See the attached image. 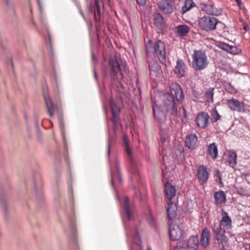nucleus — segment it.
<instances>
[{
  "label": "nucleus",
  "mask_w": 250,
  "mask_h": 250,
  "mask_svg": "<svg viewBox=\"0 0 250 250\" xmlns=\"http://www.w3.org/2000/svg\"><path fill=\"white\" fill-rule=\"evenodd\" d=\"M125 143V149L130 162L128 167V172L129 173L130 179L132 181L138 182L139 177V169L135 160L133 159L132 156V151L129 147V144L125 136L124 137Z\"/></svg>",
  "instance_id": "3"
},
{
  "label": "nucleus",
  "mask_w": 250,
  "mask_h": 250,
  "mask_svg": "<svg viewBox=\"0 0 250 250\" xmlns=\"http://www.w3.org/2000/svg\"><path fill=\"white\" fill-rule=\"evenodd\" d=\"M68 188L69 192L72 194L71 202L72 204V211L74 213V198L73 196V191H72V176L71 174H70V179L68 180Z\"/></svg>",
  "instance_id": "42"
},
{
  "label": "nucleus",
  "mask_w": 250,
  "mask_h": 250,
  "mask_svg": "<svg viewBox=\"0 0 250 250\" xmlns=\"http://www.w3.org/2000/svg\"><path fill=\"white\" fill-rule=\"evenodd\" d=\"M111 66V75L112 76H115L120 73L121 77H124V72H125V65L122 63V61L120 58H116L110 60L109 63Z\"/></svg>",
  "instance_id": "7"
},
{
  "label": "nucleus",
  "mask_w": 250,
  "mask_h": 250,
  "mask_svg": "<svg viewBox=\"0 0 250 250\" xmlns=\"http://www.w3.org/2000/svg\"><path fill=\"white\" fill-rule=\"evenodd\" d=\"M154 25L160 29H163L165 26L164 19L160 13L156 14L154 17Z\"/></svg>",
  "instance_id": "31"
},
{
  "label": "nucleus",
  "mask_w": 250,
  "mask_h": 250,
  "mask_svg": "<svg viewBox=\"0 0 250 250\" xmlns=\"http://www.w3.org/2000/svg\"><path fill=\"white\" fill-rule=\"evenodd\" d=\"M112 113L113 128L115 133H116L121 126V119L119 116L120 113V108L115 104H111Z\"/></svg>",
  "instance_id": "12"
},
{
  "label": "nucleus",
  "mask_w": 250,
  "mask_h": 250,
  "mask_svg": "<svg viewBox=\"0 0 250 250\" xmlns=\"http://www.w3.org/2000/svg\"><path fill=\"white\" fill-rule=\"evenodd\" d=\"M174 4V0H161L158 5L164 14H169L173 12Z\"/></svg>",
  "instance_id": "18"
},
{
  "label": "nucleus",
  "mask_w": 250,
  "mask_h": 250,
  "mask_svg": "<svg viewBox=\"0 0 250 250\" xmlns=\"http://www.w3.org/2000/svg\"><path fill=\"white\" fill-rule=\"evenodd\" d=\"M210 239V231L207 228H204L202 232L200 238V244L204 248L208 247Z\"/></svg>",
  "instance_id": "24"
},
{
  "label": "nucleus",
  "mask_w": 250,
  "mask_h": 250,
  "mask_svg": "<svg viewBox=\"0 0 250 250\" xmlns=\"http://www.w3.org/2000/svg\"><path fill=\"white\" fill-rule=\"evenodd\" d=\"M223 226L220 223L219 227L214 229L213 232L215 234V243L221 250H225V245L228 242V239L225 235V230L222 228Z\"/></svg>",
  "instance_id": "6"
},
{
  "label": "nucleus",
  "mask_w": 250,
  "mask_h": 250,
  "mask_svg": "<svg viewBox=\"0 0 250 250\" xmlns=\"http://www.w3.org/2000/svg\"><path fill=\"white\" fill-rule=\"evenodd\" d=\"M158 60L163 62L166 61V50L165 43L160 40H157L153 45L151 51Z\"/></svg>",
  "instance_id": "5"
},
{
  "label": "nucleus",
  "mask_w": 250,
  "mask_h": 250,
  "mask_svg": "<svg viewBox=\"0 0 250 250\" xmlns=\"http://www.w3.org/2000/svg\"><path fill=\"white\" fill-rule=\"evenodd\" d=\"M209 119L210 116L207 112L202 111L197 113L195 122L199 127L204 129L209 125Z\"/></svg>",
  "instance_id": "10"
},
{
  "label": "nucleus",
  "mask_w": 250,
  "mask_h": 250,
  "mask_svg": "<svg viewBox=\"0 0 250 250\" xmlns=\"http://www.w3.org/2000/svg\"><path fill=\"white\" fill-rule=\"evenodd\" d=\"M218 47L220 49L232 55L239 54L242 51L241 49L236 46L230 45L228 43L223 42L219 44Z\"/></svg>",
  "instance_id": "23"
},
{
  "label": "nucleus",
  "mask_w": 250,
  "mask_h": 250,
  "mask_svg": "<svg viewBox=\"0 0 250 250\" xmlns=\"http://www.w3.org/2000/svg\"><path fill=\"white\" fill-rule=\"evenodd\" d=\"M191 94H192V97L197 100L199 99L200 98V93L198 92H197L196 90H195V89H193L192 90Z\"/></svg>",
  "instance_id": "52"
},
{
  "label": "nucleus",
  "mask_w": 250,
  "mask_h": 250,
  "mask_svg": "<svg viewBox=\"0 0 250 250\" xmlns=\"http://www.w3.org/2000/svg\"><path fill=\"white\" fill-rule=\"evenodd\" d=\"M37 1H38V6H39V7L40 9H41V4H40V1H39V0H37Z\"/></svg>",
  "instance_id": "61"
},
{
  "label": "nucleus",
  "mask_w": 250,
  "mask_h": 250,
  "mask_svg": "<svg viewBox=\"0 0 250 250\" xmlns=\"http://www.w3.org/2000/svg\"><path fill=\"white\" fill-rule=\"evenodd\" d=\"M44 98L45 101L46 106L47 107L49 115L51 117H52L54 115V111L55 109L54 103L50 97H48V98H47L46 96L44 95Z\"/></svg>",
  "instance_id": "33"
},
{
  "label": "nucleus",
  "mask_w": 250,
  "mask_h": 250,
  "mask_svg": "<svg viewBox=\"0 0 250 250\" xmlns=\"http://www.w3.org/2000/svg\"><path fill=\"white\" fill-rule=\"evenodd\" d=\"M214 177H215L216 178L215 179V181L217 182L218 180L219 184L221 185V187H222L223 186V183L222 182V173L219 169H217L215 170Z\"/></svg>",
  "instance_id": "46"
},
{
  "label": "nucleus",
  "mask_w": 250,
  "mask_h": 250,
  "mask_svg": "<svg viewBox=\"0 0 250 250\" xmlns=\"http://www.w3.org/2000/svg\"><path fill=\"white\" fill-rule=\"evenodd\" d=\"M199 239L197 235H192L188 240V247L190 250H197L199 247Z\"/></svg>",
  "instance_id": "29"
},
{
  "label": "nucleus",
  "mask_w": 250,
  "mask_h": 250,
  "mask_svg": "<svg viewBox=\"0 0 250 250\" xmlns=\"http://www.w3.org/2000/svg\"><path fill=\"white\" fill-rule=\"evenodd\" d=\"M94 14L96 21L100 22L102 21V13L101 9L99 0H94Z\"/></svg>",
  "instance_id": "30"
},
{
  "label": "nucleus",
  "mask_w": 250,
  "mask_h": 250,
  "mask_svg": "<svg viewBox=\"0 0 250 250\" xmlns=\"http://www.w3.org/2000/svg\"><path fill=\"white\" fill-rule=\"evenodd\" d=\"M214 90V88L209 87L205 91V96L206 101L208 103H212L213 102Z\"/></svg>",
  "instance_id": "37"
},
{
  "label": "nucleus",
  "mask_w": 250,
  "mask_h": 250,
  "mask_svg": "<svg viewBox=\"0 0 250 250\" xmlns=\"http://www.w3.org/2000/svg\"><path fill=\"white\" fill-rule=\"evenodd\" d=\"M168 137L161 136V141L159 142V146L162 149H165L169 145V140Z\"/></svg>",
  "instance_id": "43"
},
{
  "label": "nucleus",
  "mask_w": 250,
  "mask_h": 250,
  "mask_svg": "<svg viewBox=\"0 0 250 250\" xmlns=\"http://www.w3.org/2000/svg\"><path fill=\"white\" fill-rule=\"evenodd\" d=\"M5 63L8 66H10L12 68H13V64L11 58H8L6 60Z\"/></svg>",
  "instance_id": "54"
},
{
  "label": "nucleus",
  "mask_w": 250,
  "mask_h": 250,
  "mask_svg": "<svg viewBox=\"0 0 250 250\" xmlns=\"http://www.w3.org/2000/svg\"><path fill=\"white\" fill-rule=\"evenodd\" d=\"M146 250H151V247L148 246Z\"/></svg>",
  "instance_id": "64"
},
{
  "label": "nucleus",
  "mask_w": 250,
  "mask_h": 250,
  "mask_svg": "<svg viewBox=\"0 0 250 250\" xmlns=\"http://www.w3.org/2000/svg\"><path fill=\"white\" fill-rule=\"evenodd\" d=\"M168 232L170 239L173 241L179 240L182 235L181 228L176 224L169 225Z\"/></svg>",
  "instance_id": "16"
},
{
  "label": "nucleus",
  "mask_w": 250,
  "mask_h": 250,
  "mask_svg": "<svg viewBox=\"0 0 250 250\" xmlns=\"http://www.w3.org/2000/svg\"><path fill=\"white\" fill-rule=\"evenodd\" d=\"M187 66L183 60L178 59L176 61V65L174 69V72L178 77L182 78L186 76Z\"/></svg>",
  "instance_id": "20"
},
{
  "label": "nucleus",
  "mask_w": 250,
  "mask_h": 250,
  "mask_svg": "<svg viewBox=\"0 0 250 250\" xmlns=\"http://www.w3.org/2000/svg\"><path fill=\"white\" fill-rule=\"evenodd\" d=\"M225 163L233 168H235L237 165V153L233 150H227L224 155Z\"/></svg>",
  "instance_id": "15"
},
{
  "label": "nucleus",
  "mask_w": 250,
  "mask_h": 250,
  "mask_svg": "<svg viewBox=\"0 0 250 250\" xmlns=\"http://www.w3.org/2000/svg\"><path fill=\"white\" fill-rule=\"evenodd\" d=\"M146 0H136L137 3L139 6H143L146 5Z\"/></svg>",
  "instance_id": "53"
},
{
  "label": "nucleus",
  "mask_w": 250,
  "mask_h": 250,
  "mask_svg": "<svg viewBox=\"0 0 250 250\" xmlns=\"http://www.w3.org/2000/svg\"><path fill=\"white\" fill-rule=\"evenodd\" d=\"M64 122L60 118V127L62 130V133L63 138L64 140H65V136H64Z\"/></svg>",
  "instance_id": "51"
},
{
  "label": "nucleus",
  "mask_w": 250,
  "mask_h": 250,
  "mask_svg": "<svg viewBox=\"0 0 250 250\" xmlns=\"http://www.w3.org/2000/svg\"><path fill=\"white\" fill-rule=\"evenodd\" d=\"M170 95H172L174 97V100L177 103H182L184 100V94L183 90L179 84L178 83H174L170 86Z\"/></svg>",
  "instance_id": "11"
},
{
  "label": "nucleus",
  "mask_w": 250,
  "mask_h": 250,
  "mask_svg": "<svg viewBox=\"0 0 250 250\" xmlns=\"http://www.w3.org/2000/svg\"><path fill=\"white\" fill-rule=\"evenodd\" d=\"M199 145L198 137L195 133L187 135L185 139V146L190 149H195Z\"/></svg>",
  "instance_id": "19"
},
{
  "label": "nucleus",
  "mask_w": 250,
  "mask_h": 250,
  "mask_svg": "<svg viewBox=\"0 0 250 250\" xmlns=\"http://www.w3.org/2000/svg\"><path fill=\"white\" fill-rule=\"evenodd\" d=\"M4 1L7 7L6 12L12 16H15L16 10L14 3L13 2H10L8 0H4Z\"/></svg>",
  "instance_id": "35"
},
{
  "label": "nucleus",
  "mask_w": 250,
  "mask_h": 250,
  "mask_svg": "<svg viewBox=\"0 0 250 250\" xmlns=\"http://www.w3.org/2000/svg\"><path fill=\"white\" fill-rule=\"evenodd\" d=\"M0 204L3 207L4 211L5 213H7V208L6 207V195L4 193L1 192L0 194Z\"/></svg>",
  "instance_id": "44"
},
{
  "label": "nucleus",
  "mask_w": 250,
  "mask_h": 250,
  "mask_svg": "<svg viewBox=\"0 0 250 250\" xmlns=\"http://www.w3.org/2000/svg\"><path fill=\"white\" fill-rule=\"evenodd\" d=\"M220 225V223H218L217 222H214L213 225L211 227V229L212 230V232L214 230V229H216V228L219 227Z\"/></svg>",
  "instance_id": "55"
},
{
  "label": "nucleus",
  "mask_w": 250,
  "mask_h": 250,
  "mask_svg": "<svg viewBox=\"0 0 250 250\" xmlns=\"http://www.w3.org/2000/svg\"><path fill=\"white\" fill-rule=\"evenodd\" d=\"M36 126H37V128L38 129V131H39V125H38L37 122H36Z\"/></svg>",
  "instance_id": "62"
},
{
  "label": "nucleus",
  "mask_w": 250,
  "mask_h": 250,
  "mask_svg": "<svg viewBox=\"0 0 250 250\" xmlns=\"http://www.w3.org/2000/svg\"><path fill=\"white\" fill-rule=\"evenodd\" d=\"M124 224L125 228L126 231V235L127 237V239H128L129 237L132 236V233H131V229L130 228V227L125 223L124 219L123 217L122 218Z\"/></svg>",
  "instance_id": "49"
},
{
  "label": "nucleus",
  "mask_w": 250,
  "mask_h": 250,
  "mask_svg": "<svg viewBox=\"0 0 250 250\" xmlns=\"http://www.w3.org/2000/svg\"><path fill=\"white\" fill-rule=\"evenodd\" d=\"M175 153L176 157H180L181 158H184L185 152L184 148L182 146H178L177 148L175 150Z\"/></svg>",
  "instance_id": "45"
},
{
  "label": "nucleus",
  "mask_w": 250,
  "mask_h": 250,
  "mask_svg": "<svg viewBox=\"0 0 250 250\" xmlns=\"http://www.w3.org/2000/svg\"><path fill=\"white\" fill-rule=\"evenodd\" d=\"M208 152L212 159L215 160L217 158L218 148L215 143H212L208 146Z\"/></svg>",
  "instance_id": "32"
},
{
  "label": "nucleus",
  "mask_w": 250,
  "mask_h": 250,
  "mask_svg": "<svg viewBox=\"0 0 250 250\" xmlns=\"http://www.w3.org/2000/svg\"><path fill=\"white\" fill-rule=\"evenodd\" d=\"M221 118V116L219 114L216 107H214L211 113V122L215 123L219 120Z\"/></svg>",
  "instance_id": "41"
},
{
  "label": "nucleus",
  "mask_w": 250,
  "mask_h": 250,
  "mask_svg": "<svg viewBox=\"0 0 250 250\" xmlns=\"http://www.w3.org/2000/svg\"><path fill=\"white\" fill-rule=\"evenodd\" d=\"M65 161H66V162L67 163L68 165L69 166V164H70L69 159L68 156L67 155H66L65 156Z\"/></svg>",
  "instance_id": "57"
},
{
  "label": "nucleus",
  "mask_w": 250,
  "mask_h": 250,
  "mask_svg": "<svg viewBox=\"0 0 250 250\" xmlns=\"http://www.w3.org/2000/svg\"><path fill=\"white\" fill-rule=\"evenodd\" d=\"M48 38H49V41H48L49 42H46L47 45L48 46V54H49V55L50 58H52V60H54V54H53V49H52V46L50 44L51 38H50V36L49 34H48Z\"/></svg>",
  "instance_id": "48"
},
{
  "label": "nucleus",
  "mask_w": 250,
  "mask_h": 250,
  "mask_svg": "<svg viewBox=\"0 0 250 250\" xmlns=\"http://www.w3.org/2000/svg\"><path fill=\"white\" fill-rule=\"evenodd\" d=\"M88 9L90 11V12H93V9H92V4H90L89 6H88Z\"/></svg>",
  "instance_id": "59"
},
{
  "label": "nucleus",
  "mask_w": 250,
  "mask_h": 250,
  "mask_svg": "<svg viewBox=\"0 0 250 250\" xmlns=\"http://www.w3.org/2000/svg\"><path fill=\"white\" fill-rule=\"evenodd\" d=\"M4 1L7 7L6 12L12 16H15L16 10L14 3L13 2H10L8 0H4Z\"/></svg>",
  "instance_id": "36"
},
{
  "label": "nucleus",
  "mask_w": 250,
  "mask_h": 250,
  "mask_svg": "<svg viewBox=\"0 0 250 250\" xmlns=\"http://www.w3.org/2000/svg\"><path fill=\"white\" fill-rule=\"evenodd\" d=\"M201 8L202 11L210 15L218 16L221 15L223 13L222 9L216 7L213 3H202Z\"/></svg>",
  "instance_id": "14"
},
{
  "label": "nucleus",
  "mask_w": 250,
  "mask_h": 250,
  "mask_svg": "<svg viewBox=\"0 0 250 250\" xmlns=\"http://www.w3.org/2000/svg\"><path fill=\"white\" fill-rule=\"evenodd\" d=\"M134 231H135V234L133 235V239L135 244L138 246L141 250H142V240L141 238V236H140L138 231L135 229Z\"/></svg>",
  "instance_id": "40"
},
{
  "label": "nucleus",
  "mask_w": 250,
  "mask_h": 250,
  "mask_svg": "<svg viewBox=\"0 0 250 250\" xmlns=\"http://www.w3.org/2000/svg\"><path fill=\"white\" fill-rule=\"evenodd\" d=\"M92 59L93 60V61H97V59L96 58V57L95 56V55L94 54H92Z\"/></svg>",
  "instance_id": "60"
},
{
  "label": "nucleus",
  "mask_w": 250,
  "mask_h": 250,
  "mask_svg": "<svg viewBox=\"0 0 250 250\" xmlns=\"http://www.w3.org/2000/svg\"><path fill=\"white\" fill-rule=\"evenodd\" d=\"M124 207L126 213L127 217L128 220H131L132 219V215L130 210V207L129 204V200L128 197H125V199L124 203Z\"/></svg>",
  "instance_id": "39"
},
{
  "label": "nucleus",
  "mask_w": 250,
  "mask_h": 250,
  "mask_svg": "<svg viewBox=\"0 0 250 250\" xmlns=\"http://www.w3.org/2000/svg\"><path fill=\"white\" fill-rule=\"evenodd\" d=\"M190 31V27L185 24H180L175 27V33L181 37L187 36Z\"/></svg>",
  "instance_id": "28"
},
{
  "label": "nucleus",
  "mask_w": 250,
  "mask_h": 250,
  "mask_svg": "<svg viewBox=\"0 0 250 250\" xmlns=\"http://www.w3.org/2000/svg\"><path fill=\"white\" fill-rule=\"evenodd\" d=\"M222 219L220 223L226 229H230L232 228V220L228 213L224 209H221Z\"/></svg>",
  "instance_id": "25"
},
{
  "label": "nucleus",
  "mask_w": 250,
  "mask_h": 250,
  "mask_svg": "<svg viewBox=\"0 0 250 250\" xmlns=\"http://www.w3.org/2000/svg\"><path fill=\"white\" fill-rule=\"evenodd\" d=\"M209 169H208L206 166H200L197 170V176L198 180L203 183L208 181L209 176Z\"/></svg>",
  "instance_id": "21"
},
{
  "label": "nucleus",
  "mask_w": 250,
  "mask_h": 250,
  "mask_svg": "<svg viewBox=\"0 0 250 250\" xmlns=\"http://www.w3.org/2000/svg\"><path fill=\"white\" fill-rule=\"evenodd\" d=\"M228 106L232 111L240 113L246 112V104L243 101L232 98L227 101Z\"/></svg>",
  "instance_id": "9"
},
{
  "label": "nucleus",
  "mask_w": 250,
  "mask_h": 250,
  "mask_svg": "<svg viewBox=\"0 0 250 250\" xmlns=\"http://www.w3.org/2000/svg\"><path fill=\"white\" fill-rule=\"evenodd\" d=\"M68 227V240L69 244L74 245L77 247V231L76 223L74 219H69Z\"/></svg>",
  "instance_id": "13"
},
{
  "label": "nucleus",
  "mask_w": 250,
  "mask_h": 250,
  "mask_svg": "<svg viewBox=\"0 0 250 250\" xmlns=\"http://www.w3.org/2000/svg\"><path fill=\"white\" fill-rule=\"evenodd\" d=\"M34 189L35 195L39 200H42L43 198V192L42 188V182L40 174L36 177H34Z\"/></svg>",
  "instance_id": "17"
},
{
  "label": "nucleus",
  "mask_w": 250,
  "mask_h": 250,
  "mask_svg": "<svg viewBox=\"0 0 250 250\" xmlns=\"http://www.w3.org/2000/svg\"><path fill=\"white\" fill-rule=\"evenodd\" d=\"M93 73H94V78L95 79L97 80H98V75H97V74L96 73V70L95 69H94L93 70Z\"/></svg>",
  "instance_id": "58"
},
{
  "label": "nucleus",
  "mask_w": 250,
  "mask_h": 250,
  "mask_svg": "<svg viewBox=\"0 0 250 250\" xmlns=\"http://www.w3.org/2000/svg\"><path fill=\"white\" fill-rule=\"evenodd\" d=\"M192 67L195 72L202 71L206 69L209 61L207 56L204 50H195L192 55Z\"/></svg>",
  "instance_id": "2"
},
{
  "label": "nucleus",
  "mask_w": 250,
  "mask_h": 250,
  "mask_svg": "<svg viewBox=\"0 0 250 250\" xmlns=\"http://www.w3.org/2000/svg\"><path fill=\"white\" fill-rule=\"evenodd\" d=\"M167 210L168 219L171 221L174 220L177 217V205L171 201L169 202L167 204Z\"/></svg>",
  "instance_id": "26"
},
{
  "label": "nucleus",
  "mask_w": 250,
  "mask_h": 250,
  "mask_svg": "<svg viewBox=\"0 0 250 250\" xmlns=\"http://www.w3.org/2000/svg\"><path fill=\"white\" fill-rule=\"evenodd\" d=\"M194 6H195V4L192 0H185L184 5L181 9V12L183 14Z\"/></svg>",
  "instance_id": "34"
},
{
  "label": "nucleus",
  "mask_w": 250,
  "mask_h": 250,
  "mask_svg": "<svg viewBox=\"0 0 250 250\" xmlns=\"http://www.w3.org/2000/svg\"><path fill=\"white\" fill-rule=\"evenodd\" d=\"M109 163L110 167L111 185L113 188H114L115 184L114 181L116 178L118 179L120 184L123 183L122 173L120 168L119 161L117 159L115 161V170L114 169L113 167L111 166L110 159H109Z\"/></svg>",
  "instance_id": "8"
},
{
  "label": "nucleus",
  "mask_w": 250,
  "mask_h": 250,
  "mask_svg": "<svg viewBox=\"0 0 250 250\" xmlns=\"http://www.w3.org/2000/svg\"><path fill=\"white\" fill-rule=\"evenodd\" d=\"M223 86L226 91L229 93L233 94L237 93V90L230 83L224 82Z\"/></svg>",
  "instance_id": "38"
},
{
  "label": "nucleus",
  "mask_w": 250,
  "mask_h": 250,
  "mask_svg": "<svg viewBox=\"0 0 250 250\" xmlns=\"http://www.w3.org/2000/svg\"><path fill=\"white\" fill-rule=\"evenodd\" d=\"M248 26L247 25L244 26V29L245 30H247Z\"/></svg>",
  "instance_id": "63"
},
{
  "label": "nucleus",
  "mask_w": 250,
  "mask_h": 250,
  "mask_svg": "<svg viewBox=\"0 0 250 250\" xmlns=\"http://www.w3.org/2000/svg\"><path fill=\"white\" fill-rule=\"evenodd\" d=\"M219 22L214 17L204 16L199 19L198 24L201 29L208 32L215 30Z\"/></svg>",
  "instance_id": "4"
},
{
  "label": "nucleus",
  "mask_w": 250,
  "mask_h": 250,
  "mask_svg": "<svg viewBox=\"0 0 250 250\" xmlns=\"http://www.w3.org/2000/svg\"><path fill=\"white\" fill-rule=\"evenodd\" d=\"M213 197L215 200V204L220 205L224 204L227 201L226 194L225 191L219 190L214 193Z\"/></svg>",
  "instance_id": "27"
},
{
  "label": "nucleus",
  "mask_w": 250,
  "mask_h": 250,
  "mask_svg": "<svg viewBox=\"0 0 250 250\" xmlns=\"http://www.w3.org/2000/svg\"><path fill=\"white\" fill-rule=\"evenodd\" d=\"M153 44L154 43L152 40L149 39L147 42H145V48L146 54H148L149 52L151 51Z\"/></svg>",
  "instance_id": "47"
},
{
  "label": "nucleus",
  "mask_w": 250,
  "mask_h": 250,
  "mask_svg": "<svg viewBox=\"0 0 250 250\" xmlns=\"http://www.w3.org/2000/svg\"><path fill=\"white\" fill-rule=\"evenodd\" d=\"M181 103H177L174 100V97L170 95L168 92L164 95L163 110H161L160 107L155 103L152 105L154 117L160 124H162L166 119V117L169 116L170 120L175 119L179 116L183 120L187 119V114L186 109L182 106L179 107L178 111V107Z\"/></svg>",
  "instance_id": "1"
},
{
  "label": "nucleus",
  "mask_w": 250,
  "mask_h": 250,
  "mask_svg": "<svg viewBox=\"0 0 250 250\" xmlns=\"http://www.w3.org/2000/svg\"><path fill=\"white\" fill-rule=\"evenodd\" d=\"M165 194L169 202L175 196L176 193V189L174 186L167 181L164 185Z\"/></svg>",
  "instance_id": "22"
},
{
  "label": "nucleus",
  "mask_w": 250,
  "mask_h": 250,
  "mask_svg": "<svg viewBox=\"0 0 250 250\" xmlns=\"http://www.w3.org/2000/svg\"><path fill=\"white\" fill-rule=\"evenodd\" d=\"M237 2V5L239 7L240 9L242 8V6H244V4L242 3L241 0H235Z\"/></svg>",
  "instance_id": "56"
},
{
  "label": "nucleus",
  "mask_w": 250,
  "mask_h": 250,
  "mask_svg": "<svg viewBox=\"0 0 250 250\" xmlns=\"http://www.w3.org/2000/svg\"><path fill=\"white\" fill-rule=\"evenodd\" d=\"M113 138L111 136H109L108 139V144H107V155L109 157L110 154V147L112 143L113 142Z\"/></svg>",
  "instance_id": "50"
}]
</instances>
